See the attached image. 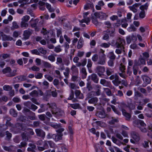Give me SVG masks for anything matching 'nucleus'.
I'll return each instance as SVG.
<instances>
[{
	"label": "nucleus",
	"mask_w": 152,
	"mask_h": 152,
	"mask_svg": "<svg viewBox=\"0 0 152 152\" xmlns=\"http://www.w3.org/2000/svg\"><path fill=\"white\" fill-rule=\"evenodd\" d=\"M32 33V30L29 29L25 31L23 33L24 38L27 39L29 38Z\"/></svg>",
	"instance_id": "15"
},
{
	"label": "nucleus",
	"mask_w": 152,
	"mask_h": 152,
	"mask_svg": "<svg viewBox=\"0 0 152 152\" xmlns=\"http://www.w3.org/2000/svg\"><path fill=\"white\" fill-rule=\"evenodd\" d=\"M92 62L90 59H88V64L87 66L88 69L89 68H91L92 66Z\"/></svg>",
	"instance_id": "59"
},
{
	"label": "nucleus",
	"mask_w": 152,
	"mask_h": 152,
	"mask_svg": "<svg viewBox=\"0 0 152 152\" xmlns=\"http://www.w3.org/2000/svg\"><path fill=\"white\" fill-rule=\"evenodd\" d=\"M127 31L129 32L135 31L136 30V28L134 27L133 25L131 24L130 26L127 28Z\"/></svg>",
	"instance_id": "29"
},
{
	"label": "nucleus",
	"mask_w": 152,
	"mask_h": 152,
	"mask_svg": "<svg viewBox=\"0 0 152 152\" xmlns=\"http://www.w3.org/2000/svg\"><path fill=\"white\" fill-rule=\"evenodd\" d=\"M10 114L14 117H16L18 114L17 112L14 109H11L10 111Z\"/></svg>",
	"instance_id": "34"
},
{
	"label": "nucleus",
	"mask_w": 152,
	"mask_h": 152,
	"mask_svg": "<svg viewBox=\"0 0 152 152\" xmlns=\"http://www.w3.org/2000/svg\"><path fill=\"white\" fill-rule=\"evenodd\" d=\"M110 44L109 43H102L100 46L102 48H108L110 46Z\"/></svg>",
	"instance_id": "58"
},
{
	"label": "nucleus",
	"mask_w": 152,
	"mask_h": 152,
	"mask_svg": "<svg viewBox=\"0 0 152 152\" xmlns=\"http://www.w3.org/2000/svg\"><path fill=\"white\" fill-rule=\"evenodd\" d=\"M98 101V99L97 97H93L88 100V102L90 104H94V105L95 106Z\"/></svg>",
	"instance_id": "18"
},
{
	"label": "nucleus",
	"mask_w": 152,
	"mask_h": 152,
	"mask_svg": "<svg viewBox=\"0 0 152 152\" xmlns=\"http://www.w3.org/2000/svg\"><path fill=\"white\" fill-rule=\"evenodd\" d=\"M26 132H23L22 134V139L23 140L27 141L28 140V138L26 136V134H29L31 135H33L34 134L33 130L31 129H26Z\"/></svg>",
	"instance_id": "6"
},
{
	"label": "nucleus",
	"mask_w": 152,
	"mask_h": 152,
	"mask_svg": "<svg viewBox=\"0 0 152 152\" xmlns=\"http://www.w3.org/2000/svg\"><path fill=\"white\" fill-rule=\"evenodd\" d=\"M120 70L122 72H124L125 69V66L122 63L121 64L120 66Z\"/></svg>",
	"instance_id": "64"
},
{
	"label": "nucleus",
	"mask_w": 152,
	"mask_h": 152,
	"mask_svg": "<svg viewBox=\"0 0 152 152\" xmlns=\"http://www.w3.org/2000/svg\"><path fill=\"white\" fill-rule=\"evenodd\" d=\"M146 64L145 59L142 58V57H140L139 58L137 65L138 66H140L141 65H145Z\"/></svg>",
	"instance_id": "23"
},
{
	"label": "nucleus",
	"mask_w": 152,
	"mask_h": 152,
	"mask_svg": "<svg viewBox=\"0 0 152 152\" xmlns=\"http://www.w3.org/2000/svg\"><path fill=\"white\" fill-rule=\"evenodd\" d=\"M134 82L137 85L140 83V77L139 76H137L136 77L134 80Z\"/></svg>",
	"instance_id": "55"
},
{
	"label": "nucleus",
	"mask_w": 152,
	"mask_h": 152,
	"mask_svg": "<svg viewBox=\"0 0 152 152\" xmlns=\"http://www.w3.org/2000/svg\"><path fill=\"white\" fill-rule=\"evenodd\" d=\"M121 22L124 23L121 24L122 27L126 28L128 26V24L127 23V20L126 18H123L121 20Z\"/></svg>",
	"instance_id": "30"
},
{
	"label": "nucleus",
	"mask_w": 152,
	"mask_h": 152,
	"mask_svg": "<svg viewBox=\"0 0 152 152\" xmlns=\"http://www.w3.org/2000/svg\"><path fill=\"white\" fill-rule=\"evenodd\" d=\"M131 136L133 140L131 139L130 140V142L133 144L137 142L140 140V137L138 134L134 132H132L131 133Z\"/></svg>",
	"instance_id": "5"
},
{
	"label": "nucleus",
	"mask_w": 152,
	"mask_h": 152,
	"mask_svg": "<svg viewBox=\"0 0 152 152\" xmlns=\"http://www.w3.org/2000/svg\"><path fill=\"white\" fill-rule=\"evenodd\" d=\"M99 57L98 55L95 54L92 56V60L94 62L96 61H98Z\"/></svg>",
	"instance_id": "52"
},
{
	"label": "nucleus",
	"mask_w": 152,
	"mask_h": 152,
	"mask_svg": "<svg viewBox=\"0 0 152 152\" xmlns=\"http://www.w3.org/2000/svg\"><path fill=\"white\" fill-rule=\"evenodd\" d=\"M35 132L37 136L43 138L45 136V132L42 130L39 129H35Z\"/></svg>",
	"instance_id": "14"
},
{
	"label": "nucleus",
	"mask_w": 152,
	"mask_h": 152,
	"mask_svg": "<svg viewBox=\"0 0 152 152\" xmlns=\"http://www.w3.org/2000/svg\"><path fill=\"white\" fill-rule=\"evenodd\" d=\"M105 71V69L104 66H98L96 67V72L99 76H101L102 74L104 73Z\"/></svg>",
	"instance_id": "11"
},
{
	"label": "nucleus",
	"mask_w": 152,
	"mask_h": 152,
	"mask_svg": "<svg viewBox=\"0 0 152 152\" xmlns=\"http://www.w3.org/2000/svg\"><path fill=\"white\" fill-rule=\"evenodd\" d=\"M43 65L45 68H50L52 67V65L49 63L46 62H43Z\"/></svg>",
	"instance_id": "44"
},
{
	"label": "nucleus",
	"mask_w": 152,
	"mask_h": 152,
	"mask_svg": "<svg viewBox=\"0 0 152 152\" xmlns=\"http://www.w3.org/2000/svg\"><path fill=\"white\" fill-rule=\"evenodd\" d=\"M3 72L9 77L13 76L15 75L16 70L12 71L10 67H7L2 70Z\"/></svg>",
	"instance_id": "4"
},
{
	"label": "nucleus",
	"mask_w": 152,
	"mask_h": 152,
	"mask_svg": "<svg viewBox=\"0 0 152 152\" xmlns=\"http://www.w3.org/2000/svg\"><path fill=\"white\" fill-rule=\"evenodd\" d=\"M31 104V102L29 101L23 103V104L24 106L27 107L29 108H30Z\"/></svg>",
	"instance_id": "63"
},
{
	"label": "nucleus",
	"mask_w": 152,
	"mask_h": 152,
	"mask_svg": "<svg viewBox=\"0 0 152 152\" xmlns=\"http://www.w3.org/2000/svg\"><path fill=\"white\" fill-rule=\"evenodd\" d=\"M69 72V69L68 67L66 68L65 69V72H64V75L66 78L68 77Z\"/></svg>",
	"instance_id": "42"
},
{
	"label": "nucleus",
	"mask_w": 152,
	"mask_h": 152,
	"mask_svg": "<svg viewBox=\"0 0 152 152\" xmlns=\"http://www.w3.org/2000/svg\"><path fill=\"white\" fill-rule=\"evenodd\" d=\"M145 11H141L139 13V17L142 19L143 18L145 17Z\"/></svg>",
	"instance_id": "38"
},
{
	"label": "nucleus",
	"mask_w": 152,
	"mask_h": 152,
	"mask_svg": "<svg viewBox=\"0 0 152 152\" xmlns=\"http://www.w3.org/2000/svg\"><path fill=\"white\" fill-rule=\"evenodd\" d=\"M109 34H105L103 35L102 39L106 41H108L110 39Z\"/></svg>",
	"instance_id": "56"
},
{
	"label": "nucleus",
	"mask_w": 152,
	"mask_h": 152,
	"mask_svg": "<svg viewBox=\"0 0 152 152\" xmlns=\"http://www.w3.org/2000/svg\"><path fill=\"white\" fill-rule=\"evenodd\" d=\"M63 64H65L66 66H68L70 64V61L68 58H64L63 60Z\"/></svg>",
	"instance_id": "54"
},
{
	"label": "nucleus",
	"mask_w": 152,
	"mask_h": 152,
	"mask_svg": "<svg viewBox=\"0 0 152 152\" xmlns=\"http://www.w3.org/2000/svg\"><path fill=\"white\" fill-rule=\"evenodd\" d=\"M63 136L62 134H53V139L56 142H57L62 139Z\"/></svg>",
	"instance_id": "16"
},
{
	"label": "nucleus",
	"mask_w": 152,
	"mask_h": 152,
	"mask_svg": "<svg viewBox=\"0 0 152 152\" xmlns=\"http://www.w3.org/2000/svg\"><path fill=\"white\" fill-rule=\"evenodd\" d=\"M96 115L97 117L102 118H105L106 116L104 111L103 110L97 112Z\"/></svg>",
	"instance_id": "19"
},
{
	"label": "nucleus",
	"mask_w": 152,
	"mask_h": 152,
	"mask_svg": "<svg viewBox=\"0 0 152 152\" xmlns=\"http://www.w3.org/2000/svg\"><path fill=\"white\" fill-rule=\"evenodd\" d=\"M48 59L52 62H54L55 60V58L53 55H50L48 57Z\"/></svg>",
	"instance_id": "62"
},
{
	"label": "nucleus",
	"mask_w": 152,
	"mask_h": 152,
	"mask_svg": "<svg viewBox=\"0 0 152 152\" xmlns=\"http://www.w3.org/2000/svg\"><path fill=\"white\" fill-rule=\"evenodd\" d=\"M3 89L5 91H9L12 89V88L9 85H5L3 87Z\"/></svg>",
	"instance_id": "45"
},
{
	"label": "nucleus",
	"mask_w": 152,
	"mask_h": 152,
	"mask_svg": "<svg viewBox=\"0 0 152 152\" xmlns=\"http://www.w3.org/2000/svg\"><path fill=\"white\" fill-rule=\"evenodd\" d=\"M89 78L93 80L95 83H97L99 79L97 78V76L95 74H92L89 76Z\"/></svg>",
	"instance_id": "22"
},
{
	"label": "nucleus",
	"mask_w": 152,
	"mask_h": 152,
	"mask_svg": "<svg viewBox=\"0 0 152 152\" xmlns=\"http://www.w3.org/2000/svg\"><path fill=\"white\" fill-rule=\"evenodd\" d=\"M90 18L88 17H86L85 16H83V19L79 21L80 23H85L87 24H88L90 22Z\"/></svg>",
	"instance_id": "24"
},
{
	"label": "nucleus",
	"mask_w": 152,
	"mask_h": 152,
	"mask_svg": "<svg viewBox=\"0 0 152 152\" xmlns=\"http://www.w3.org/2000/svg\"><path fill=\"white\" fill-rule=\"evenodd\" d=\"M106 58L104 54L99 57L98 64L101 65H104L105 63Z\"/></svg>",
	"instance_id": "13"
},
{
	"label": "nucleus",
	"mask_w": 152,
	"mask_h": 152,
	"mask_svg": "<svg viewBox=\"0 0 152 152\" xmlns=\"http://www.w3.org/2000/svg\"><path fill=\"white\" fill-rule=\"evenodd\" d=\"M97 18L95 17L94 15L92 16V22L96 26H99V23L98 22L97 19Z\"/></svg>",
	"instance_id": "26"
},
{
	"label": "nucleus",
	"mask_w": 152,
	"mask_h": 152,
	"mask_svg": "<svg viewBox=\"0 0 152 152\" xmlns=\"http://www.w3.org/2000/svg\"><path fill=\"white\" fill-rule=\"evenodd\" d=\"M125 43V41L124 39L119 38L116 41L112 40L111 42V45L117 48H124V46Z\"/></svg>",
	"instance_id": "1"
},
{
	"label": "nucleus",
	"mask_w": 152,
	"mask_h": 152,
	"mask_svg": "<svg viewBox=\"0 0 152 152\" xmlns=\"http://www.w3.org/2000/svg\"><path fill=\"white\" fill-rule=\"evenodd\" d=\"M104 90L106 94H107V95L108 96H110L112 95L111 91L110 90L109 88H104Z\"/></svg>",
	"instance_id": "51"
},
{
	"label": "nucleus",
	"mask_w": 152,
	"mask_h": 152,
	"mask_svg": "<svg viewBox=\"0 0 152 152\" xmlns=\"http://www.w3.org/2000/svg\"><path fill=\"white\" fill-rule=\"evenodd\" d=\"M30 19V17L28 15L24 16L22 18V21H23L27 23Z\"/></svg>",
	"instance_id": "60"
},
{
	"label": "nucleus",
	"mask_w": 152,
	"mask_h": 152,
	"mask_svg": "<svg viewBox=\"0 0 152 152\" xmlns=\"http://www.w3.org/2000/svg\"><path fill=\"white\" fill-rule=\"evenodd\" d=\"M63 58L61 56H60L57 58L56 63L58 64L64 65Z\"/></svg>",
	"instance_id": "21"
},
{
	"label": "nucleus",
	"mask_w": 152,
	"mask_h": 152,
	"mask_svg": "<svg viewBox=\"0 0 152 152\" xmlns=\"http://www.w3.org/2000/svg\"><path fill=\"white\" fill-rule=\"evenodd\" d=\"M48 145L51 148H56V147L55 143L52 141H48Z\"/></svg>",
	"instance_id": "39"
},
{
	"label": "nucleus",
	"mask_w": 152,
	"mask_h": 152,
	"mask_svg": "<svg viewBox=\"0 0 152 152\" xmlns=\"http://www.w3.org/2000/svg\"><path fill=\"white\" fill-rule=\"evenodd\" d=\"M75 94L76 98L79 99H83V94L81 93L79 90H76L75 91Z\"/></svg>",
	"instance_id": "17"
},
{
	"label": "nucleus",
	"mask_w": 152,
	"mask_h": 152,
	"mask_svg": "<svg viewBox=\"0 0 152 152\" xmlns=\"http://www.w3.org/2000/svg\"><path fill=\"white\" fill-rule=\"evenodd\" d=\"M108 56L110 59L114 60L115 58V56L113 52H111L109 53Z\"/></svg>",
	"instance_id": "35"
},
{
	"label": "nucleus",
	"mask_w": 152,
	"mask_h": 152,
	"mask_svg": "<svg viewBox=\"0 0 152 152\" xmlns=\"http://www.w3.org/2000/svg\"><path fill=\"white\" fill-rule=\"evenodd\" d=\"M61 50L62 49L61 48V47L60 45L57 46L54 49V51L56 53H59L61 51Z\"/></svg>",
	"instance_id": "48"
},
{
	"label": "nucleus",
	"mask_w": 152,
	"mask_h": 152,
	"mask_svg": "<svg viewBox=\"0 0 152 152\" xmlns=\"http://www.w3.org/2000/svg\"><path fill=\"white\" fill-rule=\"evenodd\" d=\"M41 32L42 33H43V34L45 35V37H44L46 39H48L49 38V33H48L46 29H45L44 28H43V29Z\"/></svg>",
	"instance_id": "27"
},
{
	"label": "nucleus",
	"mask_w": 152,
	"mask_h": 152,
	"mask_svg": "<svg viewBox=\"0 0 152 152\" xmlns=\"http://www.w3.org/2000/svg\"><path fill=\"white\" fill-rule=\"evenodd\" d=\"M94 6L92 4H86L84 6V9L86 10H87L93 8Z\"/></svg>",
	"instance_id": "33"
},
{
	"label": "nucleus",
	"mask_w": 152,
	"mask_h": 152,
	"mask_svg": "<svg viewBox=\"0 0 152 152\" xmlns=\"http://www.w3.org/2000/svg\"><path fill=\"white\" fill-rule=\"evenodd\" d=\"M29 146L30 147L28 148V151H33L34 149L36 147L35 145L32 143H30Z\"/></svg>",
	"instance_id": "41"
},
{
	"label": "nucleus",
	"mask_w": 152,
	"mask_h": 152,
	"mask_svg": "<svg viewBox=\"0 0 152 152\" xmlns=\"http://www.w3.org/2000/svg\"><path fill=\"white\" fill-rule=\"evenodd\" d=\"M106 72L107 75L108 76L110 75L113 72L112 69L109 68H107Z\"/></svg>",
	"instance_id": "53"
},
{
	"label": "nucleus",
	"mask_w": 152,
	"mask_h": 152,
	"mask_svg": "<svg viewBox=\"0 0 152 152\" xmlns=\"http://www.w3.org/2000/svg\"><path fill=\"white\" fill-rule=\"evenodd\" d=\"M134 124L135 126L136 125L140 124V126H139L141 131L143 132H146L147 129L145 127L146 126V124L144 123L143 121L139 120H135L134 122Z\"/></svg>",
	"instance_id": "3"
},
{
	"label": "nucleus",
	"mask_w": 152,
	"mask_h": 152,
	"mask_svg": "<svg viewBox=\"0 0 152 152\" xmlns=\"http://www.w3.org/2000/svg\"><path fill=\"white\" fill-rule=\"evenodd\" d=\"M0 34L2 37V40L3 41H11L13 40L12 37L10 36L4 34L3 32H0Z\"/></svg>",
	"instance_id": "9"
},
{
	"label": "nucleus",
	"mask_w": 152,
	"mask_h": 152,
	"mask_svg": "<svg viewBox=\"0 0 152 152\" xmlns=\"http://www.w3.org/2000/svg\"><path fill=\"white\" fill-rule=\"evenodd\" d=\"M141 78L144 82L143 85H145V86L151 83V79L147 75H143L142 76Z\"/></svg>",
	"instance_id": "10"
},
{
	"label": "nucleus",
	"mask_w": 152,
	"mask_h": 152,
	"mask_svg": "<svg viewBox=\"0 0 152 152\" xmlns=\"http://www.w3.org/2000/svg\"><path fill=\"white\" fill-rule=\"evenodd\" d=\"M115 136L119 140H118L115 137H112L111 139L113 142L119 146L122 144L123 145L124 143L121 141V140H122L123 139V137L121 134L119 133H117Z\"/></svg>",
	"instance_id": "2"
},
{
	"label": "nucleus",
	"mask_w": 152,
	"mask_h": 152,
	"mask_svg": "<svg viewBox=\"0 0 152 152\" xmlns=\"http://www.w3.org/2000/svg\"><path fill=\"white\" fill-rule=\"evenodd\" d=\"M32 97H37L39 96V93L36 90H34L29 94Z\"/></svg>",
	"instance_id": "31"
},
{
	"label": "nucleus",
	"mask_w": 152,
	"mask_h": 152,
	"mask_svg": "<svg viewBox=\"0 0 152 152\" xmlns=\"http://www.w3.org/2000/svg\"><path fill=\"white\" fill-rule=\"evenodd\" d=\"M100 83L104 86H107L109 84L108 82L104 79H101Z\"/></svg>",
	"instance_id": "37"
},
{
	"label": "nucleus",
	"mask_w": 152,
	"mask_h": 152,
	"mask_svg": "<svg viewBox=\"0 0 152 152\" xmlns=\"http://www.w3.org/2000/svg\"><path fill=\"white\" fill-rule=\"evenodd\" d=\"M140 4L139 3H135L132 6H129V8L131 11L134 13H135L137 12V8Z\"/></svg>",
	"instance_id": "12"
},
{
	"label": "nucleus",
	"mask_w": 152,
	"mask_h": 152,
	"mask_svg": "<svg viewBox=\"0 0 152 152\" xmlns=\"http://www.w3.org/2000/svg\"><path fill=\"white\" fill-rule=\"evenodd\" d=\"M104 24L106 27L110 29L112 25L110 22L109 21H106L104 23Z\"/></svg>",
	"instance_id": "57"
},
{
	"label": "nucleus",
	"mask_w": 152,
	"mask_h": 152,
	"mask_svg": "<svg viewBox=\"0 0 152 152\" xmlns=\"http://www.w3.org/2000/svg\"><path fill=\"white\" fill-rule=\"evenodd\" d=\"M72 72L73 73H76L78 72L76 66L75 65H73L71 68Z\"/></svg>",
	"instance_id": "50"
},
{
	"label": "nucleus",
	"mask_w": 152,
	"mask_h": 152,
	"mask_svg": "<svg viewBox=\"0 0 152 152\" xmlns=\"http://www.w3.org/2000/svg\"><path fill=\"white\" fill-rule=\"evenodd\" d=\"M108 66L110 67H113L114 66V60L113 59H110L108 61Z\"/></svg>",
	"instance_id": "61"
},
{
	"label": "nucleus",
	"mask_w": 152,
	"mask_h": 152,
	"mask_svg": "<svg viewBox=\"0 0 152 152\" xmlns=\"http://www.w3.org/2000/svg\"><path fill=\"white\" fill-rule=\"evenodd\" d=\"M118 120L116 118H112V119L109 121V123L110 124H113L118 122Z\"/></svg>",
	"instance_id": "49"
},
{
	"label": "nucleus",
	"mask_w": 152,
	"mask_h": 152,
	"mask_svg": "<svg viewBox=\"0 0 152 152\" xmlns=\"http://www.w3.org/2000/svg\"><path fill=\"white\" fill-rule=\"evenodd\" d=\"M51 126L55 128V129H58V128H60V127H61V124H51Z\"/></svg>",
	"instance_id": "47"
},
{
	"label": "nucleus",
	"mask_w": 152,
	"mask_h": 152,
	"mask_svg": "<svg viewBox=\"0 0 152 152\" xmlns=\"http://www.w3.org/2000/svg\"><path fill=\"white\" fill-rule=\"evenodd\" d=\"M39 53H40L43 54L45 55L47 53V50L42 48H40L38 49Z\"/></svg>",
	"instance_id": "43"
},
{
	"label": "nucleus",
	"mask_w": 152,
	"mask_h": 152,
	"mask_svg": "<svg viewBox=\"0 0 152 152\" xmlns=\"http://www.w3.org/2000/svg\"><path fill=\"white\" fill-rule=\"evenodd\" d=\"M94 148L96 152H102V148L99 144H96L94 145Z\"/></svg>",
	"instance_id": "28"
},
{
	"label": "nucleus",
	"mask_w": 152,
	"mask_h": 152,
	"mask_svg": "<svg viewBox=\"0 0 152 152\" xmlns=\"http://www.w3.org/2000/svg\"><path fill=\"white\" fill-rule=\"evenodd\" d=\"M83 42L84 41L83 39L80 38L79 40L77 46V48L78 49H80L83 47Z\"/></svg>",
	"instance_id": "25"
},
{
	"label": "nucleus",
	"mask_w": 152,
	"mask_h": 152,
	"mask_svg": "<svg viewBox=\"0 0 152 152\" xmlns=\"http://www.w3.org/2000/svg\"><path fill=\"white\" fill-rule=\"evenodd\" d=\"M94 15L96 18L104 20H106L107 17L105 13L101 12H96L94 13Z\"/></svg>",
	"instance_id": "7"
},
{
	"label": "nucleus",
	"mask_w": 152,
	"mask_h": 152,
	"mask_svg": "<svg viewBox=\"0 0 152 152\" xmlns=\"http://www.w3.org/2000/svg\"><path fill=\"white\" fill-rule=\"evenodd\" d=\"M43 146L45 149H47L49 148L48 146V140H45L43 141L42 144Z\"/></svg>",
	"instance_id": "40"
},
{
	"label": "nucleus",
	"mask_w": 152,
	"mask_h": 152,
	"mask_svg": "<svg viewBox=\"0 0 152 152\" xmlns=\"http://www.w3.org/2000/svg\"><path fill=\"white\" fill-rule=\"evenodd\" d=\"M28 26V23L23 21H21L20 23V26L22 28H26Z\"/></svg>",
	"instance_id": "46"
},
{
	"label": "nucleus",
	"mask_w": 152,
	"mask_h": 152,
	"mask_svg": "<svg viewBox=\"0 0 152 152\" xmlns=\"http://www.w3.org/2000/svg\"><path fill=\"white\" fill-rule=\"evenodd\" d=\"M148 4L147 3L145 4L142 5L140 7V9L141 11H145V10H147L148 8Z\"/></svg>",
	"instance_id": "32"
},
{
	"label": "nucleus",
	"mask_w": 152,
	"mask_h": 152,
	"mask_svg": "<svg viewBox=\"0 0 152 152\" xmlns=\"http://www.w3.org/2000/svg\"><path fill=\"white\" fill-rule=\"evenodd\" d=\"M122 111L123 114L126 117V120H129L131 117L130 114L127 113L126 111L124 109H122Z\"/></svg>",
	"instance_id": "20"
},
{
	"label": "nucleus",
	"mask_w": 152,
	"mask_h": 152,
	"mask_svg": "<svg viewBox=\"0 0 152 152\" xmlns=\"http://www.w3.org/2000/svg\"><path fill=\"white\" fill-rule=\"evenodd\" d=\"M56 148L57 149V152H67V149L63 144H58L56 146Z\"/></svg>",
	"instance_id": "8"
},
{
	"label": "nucleus",
	"mask_w": 152,
	"mask_h": 152,
	"mask_svg": "<svg viewBox=\"0 0 152 152\" xmlns=\"http://www.w3.org/2000/svg\"><path fill=\"white\" fill-rule=\"evenodd\" d=\"M46 8L50 12H52L54 11V9L51 8V5L50 4L47 3H46Z\"/></svg>",
	"instance_id": "36"
}]
</instances>
